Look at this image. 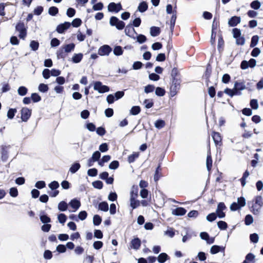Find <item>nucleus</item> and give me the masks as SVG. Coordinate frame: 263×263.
I'll use <instances>...</instances> for the list:
<instances>
[{"instance_id":"f257e3e1","label":"nucleus","mask_w":263,"mask_h":263,"mask_svg":"<svg viewBox=\"0 0 263 263\" xmlns=\"http://www.w3.org/2000/svg\"><path fill=\"white\" fill-rule=\"evenodd\" d=\"M181 79L172 80V85L170 87V95L172 97L175 96L180 88Z\"/></svg>"},{"instance_id":"f03ea898","label":"nucleus","mask_w":263,"mask_h":263,"mask_svg":"<svg viewBox=\"0 0 263 263\" xmlns=\"http://www.w3.org/2000/svg\"><path fill=\"white\" fill-rule=\"evenodd\" d=\"M109 24L111 26H115L118 30H122L125 27V23L120 20L116 16H112L110 18Z\"/></svg>"},{"instance_id":"7ed1b4c3","label":"nucleus","mask_w":263,"mask_h":263,"mask_svg":"<svg viewBox=\"0 0 263 263\" xmlns=\"http://www.w3.org/2000/svg\"><path fill=\"white\" fill-rule=\"evenodd\" d=\"M234 88L237 95L240 96L242 94L241 91L249 89V87L246 86L245 81L242 80L236 81L234 83Z\"/></svg>"},{"instance_id":"20e7f679","label":"nucleus","mask_w":263,"mask_h":263,"mask_svg":"<svg viewBox=\"0 0 263 263\" xmlns=\"http://www.w3.org/2000/svg\"><path fill=\"white\" fill-rule=\"evenodd\" d=\"M93 89L98 91L100 93H103L109 91V87L106 85H104L100 81H96L93 83Z\"/></svg>"},{"instance_id":"39448f33","label":"nucleus","mask_w":263,"mask_h":263,"mask_svg":"<svg viewBox=\"0 0 263 263\" xmlns=\"http://www.w3.org/2000/svg\"><path fill=\"white\" fill-rule=\"evenodd\" d=\"M10 146H2L1 148V160L3 162L7 161L9 157Z\"/></svg>"},{"instance_id":"423d86ee","label":"nucleus","mask_w":263,"mask_h":263,"mask_svg":"<svg viewBox=\"0 0 263 263\" xmlns=\"http://www.w3.org/2000/svg\"><path fill=\"white\" fill-rule=\"evenodd\" d=\"M111 51L112 48L109 45H104L100 47L98 54L101 56L108 55Z\"/></svg>"},{"instance_id":"0eeeda50","label":"nucleus","mask_w":263,"mask_h":263,"mask_svg":"<svg viewBox=\"0 0 263 263\" xmlns=\"http://www.w3.org/2000/svg\"><path fill=\"white\" fill-rule=\"evenodd\" d=\"M226 209V206L223 202H219L218 203L216 211V214L219 218H222L225 217L226 214L223 211Z\"/></svg>"},{"instance_id":"6e6552de","label":"nucleus","mask_w":263,"mask_h":263,"mask_svg":"<svg viewBox=\"0 0 263 263\" xmlns=\"http://www.w3.org/2000/svg\"><path fill=\"white\" fill-rule=\"evenodd\" d=\"M31 114V110L27 107H23L21 109V119L22 121L26 122L29 119Z\"/></svg>"},{"instance_id":"1a4fd4ad","label":"nucleus","mask_w":263,"mask_h":263,"mask_svg":"<svg viewBox=\"0 0 263 263\" xmlns=\"http://www.w3.org/2000/svg\"><path fill=\"white\" fill-rule=\"evenodd\" d=\"M122 7L120 3L116 4L114 2L110 3L108 6V10L109 12H118L122 10Z\"/></svg>"},{"instance_id":"9d476101","label":"nucleus","mask_w":263,"mask_h":263,"mask_svg":"<svg viewBox=\"0 0 263 263\" xmlns=\"http://www.w3.org/2000/svg\"><path fill=\"white\" fill-rule=\"evenodd\" d=\"M124 32L126 35L133 39H135L134 34H137L132 24H129L125 27Z\"/></svg>"},{"instance_id":"9b49d317","label":"nucleus","mask_w":263,"mask_h":263,"mask_svg":"<svg viewBox=\"0 0 263 263\" xmlns=\"http://www.w3.org/2000/svg\"><path fill=\"white\" fill-rule=\"evenodd\" d=\"M70 25L71 23L65 22L63 24L59 25L57 27L56 31L59 33H63L70 27Z\"/></svg>"},{"instance_id":"f8f14e48","label":"nucleus","mask_w":263,"mask_h":263,"mask_svg":"<svg viewBox=\"0 0 263 263\" xmlns=\"http://www.w3.org/2000/svg\"><path fill=\"white\" fill-rule=\"evenodd\" d=\"M240 22V17L239 16H232L229 21L228 24L230 26L234 27Z\"/></svg>"},{"instance_id":"ddd939ff","label":"nucleus","mask_w":263,"mask_h":263,"mask_svg":"<svg viewBox=\"0 0 263 263\" xmlns=\"http://www.w3.org/2000/svg\"><path fill=\"white\" fill-rule=\"evenodd\" d=\"M186 212V210L181 207L177 208L172 211V214L176 216H182L184 215Z\"/></svg>"},{"instance_id":"4468645a","label":"nucleus","mask_w":263,"mask_h":263,"mask_svg":"<svg viewBox=\"0 0 263 263\" xmlns=\"http://www.w3.org/2000/svg\"><path fill=\"white\" fill-rule=\"evenodd\" d=\"M64 51L65 50L62 46L57 50L56 54L58 59H65V58L66 57L67 53L66 52H64Z\"/></svg>"},{"instance_id":"2eb2a0df","label":"nucleus","mask_w":263,"mask_h":263,"mask_svg":"<svg viewBox=\"0 0 263 263\" xmlns=\"http://www.w3.org/2000/svg\"><path fill=\"white\" fill-rule=\"evenodd\" d=\"M40 218L41 222L44 224L48 223L51 222V219L46 214H44L43 211L41 212Z\"/></svg>"},{"instance_id":"dca6fc26","label":"nucleus","mask_w":263,"mask_h":263,"mask_svg":"<svg viewBox=\"0 0 263 263\" xmlns=\"http://www.w3.org/2000/svg\"><path fill=\"white\" fill-rule=\"evenodd\" d=\"M169 259H170V257L165 253H160L157 258V260H158V262L160 263H164L166 260H168Z\"/></svg>"},{"instance_id":"f3484780","label":"nucleus","mask_w":263,"mask_h":263,"mask_svg":"<svg viewBox=\"0 0 263 263\" xmlns=\"http://www.w3.org/2000/svg\"><path fill=\"white\" fill-rule=\"evenodd\" d=\"M131 245L133 249L138 250L141 246V240L139 238H134L132 240Z\"/></svg>"},{"instance_id":"a211bd4d","label":"nucleus","mask_w":263,"mask_h":263,"mask_svg":"<svg viewBox=\"0 0 263 263\" xmlns=\"http://www.w3.org/2000/svg\"><path fill=\"white\" fill-rule=\"evenodd\" d=\"M160 33V28L158 27L153 26L150 28V34L152 36H157Z\"/></svg>"},{"instance_id":"6ab92c4d","label":"nucleus","mask_w":263,"mask_h":263,"mask_svg":"<svg viewBox=\"0 0 263 263\" xmlns=\"http://www.w3.org/2000/svg\"><path fill=\"white\" fill-rule=\"evenodd\" d=\"M212 136L216 145H218L221 142V138L219 133L214 132L213 133Z\"/></svg>"},{"instance_id":"aec40b11","label":"nucleus","mask_w":263,"mask_h":263,"mask_svg":"<svg viewBox=\"0 0 263 263\" xmlns=\"http://www.w3.org/2000/svg\"><path fill=\"white\" fill-rule=\"evenodd\" d=\"M69 204L76 210H77L81 206L80 201L77 199L71 200Z\"/></svg>"},{"instance_id":"412c9836","label":"nucleus","mask_w":263,"mask_h":263,"mask_svg":"<svg viewBox=\"0 0 263 263\" xmlns=\"http://www.w3.org/2000/svg\"><path fill=\"white\" fill-rule=\"evenodd\" d=\"M83 55L81 53H74L72 58V62L74 63H78L80 62L83 58Z\"/></svg>"},{"instance_id":"4be33fe9","label":"nucleus","mask_w":263,"mask_h":263,"mask_svg":"<svg viewBox=\"0 0 263 263\" xmlns=\"http://www.w3.org/2000/svg\"><path fill=\"white\" fill-rule=\"evenodd\" d=\"M211 73V68L210 67V66L208 65L206 67V71L204 74V77L206 79V83L207 86H209V82H210L209 78H210Z\"/></svg>"},{"instance_id":"5701e85b","label":"nucleus","mask_w":263,"mask_h":263,"mask_svg":"<svg viewBox=\"0 0 263 263\" xmlns=\"http://www.w3.org/2000/svg\"><path fill=\"white\" fill-rule=\"evenodd\" d=\"M63 48L64 49V52H66V53L71 52L73 51L75 47V44L74 43H70L69 44H66L64 46H62Z\"/></svg>"},{"instance_id":"b1692460","label":"nucleus","mask_w":263,"mask_h":263,"mask_svg":"<svg viewBox=\"0 0 263 263\" xmlns=\"http://www.w3.org/2000/svg\"><path fill=\"white\" fill-rule=\"evenodd\" d=\"M148 5L146 2L143 1L140 3L138 7V10L141 12H144L147 10Z\"/></svg>"},{"instance_id":"393cba45","label":"nucleus","mask_w":263,"mask_h":263,"mask_svg":"<svg viewBox=\"0 0 263 263\" xmlns=\"http://www.w3.org/2000/svg\"><path fill=\"white\" fill-rule=\"evenodd\" d=\"M130 205L133 209H135L140 205V201L136 200L133 196L130 198Z\"/></svg>"},{"instance_id":"a878e982","label":"nucleus","mask_w":263,"mask_h":263,"mask_svg":"<svg viewBox=\"0 0 263 263\" xmlns=\"http://www.w3.org/2000/svg\"><path fill=\"white\" fill-rule=\"evenodd\" d=\"M81 165L78 162H74L71 166L70 167L69 171L72 173L74 174L76 173L80 168Z\"/></svg>"},{"instance_id":"bb28decb","label":"nucleus","mask_w":263,"mask_h":263,"mask_svg":"<svg viewBox=\"0 0 263 263\" xmlns=\"http://www.w3.org/2000/svg\"><path fill=\"white\" fill-rule=\"evenodd\" d=\"M68 209V204L64 201H62L58 204V209L60 211H66Z\"/></svg>"},{"instance_id":"cd10ccee","label":"nucleus","mask_w":263,"mask_h":263,"mask_svg":"<svg viewBox=\"0 0 263 263\" xmlns=\"http://www.w3.org/2000/svg\"><path fill=\"white\" fill-rule=\"evenodd\" d=\"M222 249H223L222 247L217 245H214L211 247L210 249V252L212 254H215L220 252V250Z\"/></svg>"},{"instance_id":"c85d7f7f","label":"nucleus","mask_w":263,"mask_h":263,"mask_svg":"<svg viewBox=\"0 0 263 263\" xmlns=\"http://www.w3.org/2000/svg\"><path fill=\"white\" fill-rule=\"evenodd\" d=\"M114 54L115 55L119 56L123 54V50L120 46H116L113 50Z\"/></svg>"},{"instance_id":"c756f323","label":"nucleus","mask_w":263,"mask_h":263,"mask_svg":"<svg viewBox=\"0 0 263 263\" xmlns=\"http://www.w3.org/2000/svg\"><path fill=\"white\" fill-rule=\"evenodd\" d=\"M99 209L104 211V212H107L108 210V203L105 202H101L99 204Z\"/></svg>"},{"instance_id":"7c9ffc66","label":"nucleus","mask_w":263,"mask_h":263,"mask_svg":"<svg viewBox=\"0 0 263 263\" xmlns=\"http://www.w3.org/2000/svg\"><path fill=\"white\" fill-rule=\"evenodd\" d=\"M259 41V36L257 35H254L252 37L251 42L250 44V47H254L258 43Z\"/></svg>"},{"instance_id":"2f4dec72","label":"nucleus","mask_w":263,"mask_h":263,"mask_svg":"<svg viewBox=\"0 0 263 263\" xmlns=\"http://www.w3.org/2000/svg\"><path fill=\"white\" fill-rule=\"evenodd\" d=\"M172 79H180V77L178 73V70L176 68H174L171 72Z\"/></svg>"},{"instance_id":"473e14b6","label":"nucleus","mask_w":263,"mask_h":263,"mask_svg":"<svg viewBox=\"0 0 263 263\" xmlns=\"http://www.w3.org/2000/svg\"><path fill=\"white\" fill-rule=\"evenodd\" d=\"M58 8L54 6L50 7L48 9L49 14L52 16H55L58 13Z\"/></svg>"},{"instance_id":"72a5a7b5","label":"nucleus","mask_w":263,"mask_h":263,"mask_svg":"<svg viewBox=\"0 0 263 263\" xmlns=\"http://www.w3.org/2000/svg\"><path fill=\"white\" fill-rule=\"evenodd\" d=\"M102 221V218L98 215H95L93 217V223L95 226H99Z\"/></svg>"},{"instance_id":"f704fd0d","label":"nucleus","mask_w":263,"mask_h":263,"mask_svg":"<svg viewBox=\"0 0 263 263\" xmlns=\"http://www.w3.org/2000/svg\"><path fill=\"white\" fill-rule=\"evenodd\" d=\"M28 89L25 86H20L17 90V92L19 95L24 96L27 93Z\"/></svg>"},{"instance_id":"c9c22d12","label":"nucleus","mask_w":263,"mask_h":263,"mask_svg":"<svg viewBox=\"0 0 263 263\" xmlns=\"http://www.w3.org/2000/svg\"><path fill=\"white\" fill-rule=\"evenodd\" d=\"M255 255L252 253H248L245 257V260L249 262L254 263Z\"/></svg>"},{"instance_id":"e433bc0d","label":"nucleus","mask_w":263,"mask_h":263,"mask_svg":"<svg viewBox=\"0 0 263 263\" xmlns=\"http://www.w3.org/2000/svg\"><path fill=\"white\" fill-rule=\"evenodd\" d=\"M141 111V108L139 106H134L132 107L130 113L133 115H138Z\"/></svg>"},{"instance_id":"4c0bfd02","label":"nucleus","mask_w":263,"mask_h":263,"mask_svg":"<svg viewBox=\"0 0 263 263\" xmlns=\"http://www.w3.org/2000/svg\"><path fill=\"white\" fill-rule=\"evenodd\" d=\"M39 43L36 41H31L30 43V47L33 51H36L38 49Z\"/></svg>"},{"instance_id":"58836bf2","label":"nucleus","mask_w":263,"mask_h":263,"mask_svg":"<svg viewBox=\"0 0 263 263\" xmlns=\"http://www.w3.org/2000/svg\"><path fill=\"white\" fill-rule=\"evenodd\" d=\"M165 91L164 89H163L161 87H158L156 88L155 94L157 96H160V97H162L165 95Z\"/></svg>"},{"instance_id":"ea45409f","label":"nucleus","mask_w":263,"mask_h":263,"mask_svg":"<svg viewBox=\"0 0 263 263\" xmlns=\"http://www.w3.org/2000/svg\"><path fill=\"white\" fill-rule=\"evenodd\" d=\"M17 110L15 108H10L7 112V117L9 119H12L14 118Z\"/></svg>"},{"instance_id":"a19ab883","label":"nucleus","mask_w":263,"mask_h":263,"mask_svg":"<svg viewBox=\"0 0 263 263\" xmlns=\"http://www.w3.org/2000/svg\"><path fill=\"white\" fill-rule=\"evenodd\" d=\"M206 168L207 170L210 171L211 170L212 166V159L210 155H208L206 158Z\"/></svg>"},{"instance_id":"79ce46f5","label":"nucleus","mask_w":263,"mask_h":263,"mask_svg":"<svg viewBox=\"0 0 263 263\" xmlns=\"http://www.w3.org/2000/svg\"><path fill=\"white\" fill-rule=\"evenodd\" d=\"M224 92L229 95L231 97H233L234 96L237 95V94L236 93V92L234 90V88L231 89L230 88H227L224 89Z\"/></svg>"},{"instance_id":"37998d69","label":"nucleus","mask_w":263,"mask_h":263,"mask_svg":"<svg viewBox=\"0 0 263 263\" xmlns=\"http://www.w3.org/2000/svg\"><path fill=\"white\" fill-rule=\"evenodd\" d=\"M93 187L98 189H101L103 186V183L101 181L97 180L92 182Z\"/></svg>"},{"instance_id":"c03bdc74","label":"nucleus","mask_w":263,"mask_h":263,"mask_svg":"<svg viewBox=\"0 0 263 263\" xmlns=\"http://www.w3.org/2000/svg\"><path fill=\"white\" fill-rule=\"evenodd\" d=\"M217 217H218V216L216 213H212L208 214L206 216V219L208 221L212 222L216 219Z\"/></svg>"},{"instance_id":"a18cd8bd","label":"nucleus","mask_w":263,"mask_h":263,"mask_svg":"<svg viewBox=\"0 0 263 263\" xmlns=\"http://www.w3.org/2000/svg\"><path fill=\"white\" fill-rule=\"evenodd\" d=\"M58 219L60 223L64 224L67 219V217L65 214L61 213L58 215Z\"/></svg>"},{"instance_id":"49530a36","label":"nucleus","mask_w":263,"mask_h":263,"mask_svg":"<svg viewBox=\"0 0 263 263\" xmlns=\"http://www.w3.org/2000/svg\"><path fill=\"white\" fill-rule=\"evenodd\" d=\"M60 185L58 181H53L50 183L48 184L49 187L51 190H55L59 187Z\"/></svg>"},{"instance_id":"de8ad7c7","label":"nucleus","mask_w":263,"mask_h":263,"mask_svg":"<svg viewBox=\"0 0 263 263\" xmlns=\"http://www.w3.org/2000/svg\"><path fill=\"white\" fill-rule=\"evenodd\" d=\"M155 126L158 129H161L165 126V122L162 120H158L155 123Z\"/></svg>"},{"instance_id":"09e8293b","label":"nucleus","mask_w":263,"mask_h":263,"mask_svg":"<svg viewBox=\"0 0 263 263\" xmlns=\"http://www.w3.org/2000/svg\"><path fill=\"white\" fill-rule=\"evenodd\" d=\"M139 156L138 153H134L133 154L129 155L128 157V161L129 163H133L135 161V159Z\"/></svg>"},{"instance_id":"8fccbe9b","label":"nucleus","mask_w":263,"mask_h":263,"mask_svg":"<svg viewBox=\"0 0 263 263\" xmlns=\"http://www.w3.org/2000/svg\"><path fill=\"white\" fill-rule=\"evenodd\" d=\"M146 37L144 35L142 34H140L138 35L137 36V41L140 44H142L144 43L145 42H146Z\"/></svg>"},{"instance_id":"3c124183","label":"nucleus","mask_w":263,"mask_h":263,"mask_svg":"<svg viewBox=\"0 0 263 263\" xmlns=\"http://www.w3.org/2000/svg\"><path fill=\"white\" fill-rule=\"evenodd\" d=\"M119 162L117 160L112 161L109 165V168L111 170H116L118 168Z\"/></svg>"},{"instance_id":"603ef678","label":"nucleus","mask_w":263,"mask_h":263,"mask_svg":"<svg viewBox=\"0 0 263 263\" xmlns=\"http://www.w3.org/2000/svg\"><path fill=\"white\" fill-rule=\"evenodd\" d=\"M245 224L247 226L250 225L253 222V218L252 215L248 214L245 217Z\"/></svg>"},{"instance_id":"864d4df0","label":"nucleus","mask_w":263,"mask_h":263,"mask_svg":"<svg viewBox=\"0 0 263 263\" xmlns=\"http://www.w3.org/2000/svg\"><path fill=\"white\" fill-rule=\"evenodd\" d=\"M33 102H38L41 100V97L37 93H32L31 97Z\"/></svg>"},{"instance_id":"5fc2aeb1","label":"nucleus","mask_w":263,"mask_h":263,"mask_svg":"<svg viewBox=\"0 0 263 263\" xmlns=\"http://www.w3.org/2000/svg\"><path fill=\"white\" fill-rule=\"evenodd\" d=\"M49 89L48 86L47 84L41 83L39 86V90L42 92H46Z\"/></svg>"},{"instance_id":"6e6d98bb","label":"nucleus","mask_w":263,"mask_h":263,"mask_svg":"<svg viewBox=\"0 0 263 263\" xmlns=\"http://www.w3.org/2000/svg\"><path fill=\"white\" fill-rule=\"evenodd\" d=\"M233 36L235 39L241 36V31L239 29L234 28L232 30Z\"/></svg>"},{"instance_id":"4d7b16f0","label":"nucleus","mask_w":263,"mask_h":263,"mask_svg":"<svg viewBox=\"0 0 263 263\" xmlns=\"http://www.w3.org/2000/svg\"><path fill=\"white\" fill-rule=\"evenodd\" d=\"M81 20L79 18H76L72 21L71 25L74 27H78L81 26Z\"/></svg>"},{"instance_id":"13d9d810","label":"nucleus","mask_w":263,"mask_h":263,"mask_svg":"<svg viewBox=\"0 0 263 263\" xmlns=\"http://www.w3.org/2000/svg\"><path fill=\"white\" fill-rule=\"evenodd\" d=\"M217 226L220 230H224L227 228L228 224L224 221H219L217 222Z\"/></svg>"},{"instance_id":"bf43d9fd","label":"nucleus","mask_w":263,"mask_h":263,"mask_svg":"<svg viewBox=\"0 0 263 263\" xmlns=\"http://www.w3.org/2000/svg\"><path fill=\"white\" fill-rule=\"evenodd\" d=\"M250 239L251 242L255 243L258 241L259 237L256 233H253L250 235Z\"/></svg>"},{"instance_id":"052dcab7","label":"nucleus","mask_w":263,"mask_h":263,"mask_svg":"<svg viewBox=\"0 0 263 263\" xmlns=\"http://www.w3.org/2000/svg\"><path fill=\"white\" fill-rule=\"evenodd\" d=\"M87 174L91 177L96 176L98 174V170L95 168H90L87 171Z\"/></svg>"},{"instance_id":"680f3d73","label":"nucleus","mask_w":263,"mask_h":263,"mask_svg":"<svg viewBox=\"0 0 263 263\" xmlns=\"http://www.w3.org/2000/svg\"><path fill=\"white\" fill-rule=\"evenodd\" d=\"M250 6L252 8L257 10L260 7V3L258 1H254L251 3Z\"/></svg>"},{"instance_id":"e2e57ef3","label":"nucleus","mask_w":263,"mask_h":263,"mask_svg":"<svg viewBox=\"0 0 263 263\" xmlns=\"http://www.w3.org/2000/svg\"><path fill=\"white\" fill-rule=\"evenodd\" d=\"M101 157V153L99 151L95 152L91 158L95 162L99 160Z\"/></svg>"},{"instance_id":"0e129e2a","label":"nucleus","mask_w":263,"mask_h":263,"mask_svg":"<svg viewBox=\"0 0 263 263\" xmlns=\"http://www.w3.org/2000/svg\"><path fill=\"white\" fill-rule=\"evenodd\" d=\"M255 205H258V209H260V208L263 205V202L262 200V197L260 196H258L255 198Z\"/></svg>"},{"instance_id":"69168bd1","label":"nucleus","mask_w":263,"mask_h":263,"mask_svg":"<svg viewBox=\"0 0 263 263\" xmlns=\"http://www.w3.org/2000/svg\"><path fill=\"white\" fill-rule=\"evenodd\" d=\"M155 89V86L153 85H147L144 88V92L146 93L153 92Z\"/></svg>"},{"instance_id":"338daca9","label":"nucleus","mask_w":263,"mask_h":263,"mask_svg":"<svg viewBox=\"0 0 263 263\" xmlns=\"http://www.w3.org/2000/svg\"><path fill=\"white\" fill-rule=\"evenodd\" d=\"M99 150L102 153L107 152L108 150V144L106 143H103L99 146Z\"/></svg>"},{"instance_id":"774afa93","label":"nucleus","mask_w":263,"mask_h":263,"mask_svg":"<svg viewBox=\"0 0 263 263\" xmlns=\"http://www.w3.org/2000/svg\"><path fill=\"white\" fill-rule=\"evenodd\" d=\"M250 105L253 109H257L258 107V102L256 99L251 100L250 101Z\"/></svg>"}]
</instances>
